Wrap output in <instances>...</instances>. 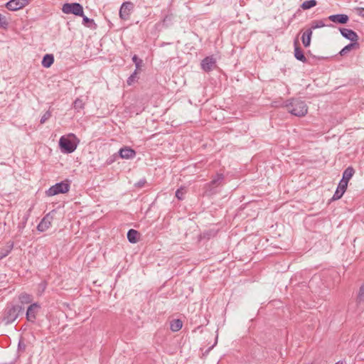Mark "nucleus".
<instances>
[{
    "instance_id": "1",
    "label": "nucleus",
    "mask_w": 364,
    "mask_h": 364,
    "mask_svg": "<svg viewBox=\"0 0 364 364\" xmlns=\"http://www.w3.org/2000/svg\"><path fill=\"white\" fill-rule=\"evenodd\" d=\"M289 112L296 117H304L308 112V107L306 102L299 99H291L286 102Z\"/></svg>"
},
{
    "instance_id": "2",
    "label": "nucleus",
    "mask_w": 364,
    "mask_h": 364,
    "mask_svg": "<svg viewBox=\"0 0 364 364\" xmlns=\"http://www.w3.org/2000/svg\"><path fill=\"white\" fill-rule=\"evenodd\" d=\"M70 137L75 138L73 134L67 136H63L59 140V146L63 153H73L77 148V144L70 139Z\"/></svg>"
},
{
    "instance_id": "3",
    "label": "nucleus",
    "mask_w": 364,
    "mask_h": 364,
    "mask_svg": "<svg viewBox=\"0 0 364 364\" xmlns=\"http://www.w3.org/2000/svg\"><path fill=\"white\" fill-rule=\"evenodd\" d=\"M23 308L18 305H11L7 306L5 309L4 321L6 324L14 322L18 316L19 314L23 311Z\"/></svg>"
},
{
    "instance_id": "4",
    "label": "nucleus",
    "mask_w": 364,
    "mask_h": 364,
    "mask_svg": "<svg viewBox=\"0 0 364 364\" xmlns=\"http://www.w3.org/2000/svg\"><path fill=\"white\" fill-rule=\"evenodd\" d=\"M62 11L65 14L83 16V7L79 3H65L63 5Z\"/></svg>"
},
{
    "instance_id": "5",
    "label": "nucleus",
    "mask_w": 364,
    "mask_h": 364,
    "mask_svg": "<svg viewBox=\"0 0 364 364\" xmlns=\"http://www.w3.org/2000/svg\"><path fill=\"white\" fill-rule=\"evenodd\" d=\"M69 184L64 182L58 183L51 186L47 191L48 196H53L59 193H65L69 191Z\"/></svg>"
},
{
    "instance_id": "6",
    "label": "nucleus",
    "mask_w": 364,
    "mask_h": 364,
    "mask_svg": "<svg viewBox=\"0 0 364 364\" xmlns=\"http://www.w3.org/2000/svg\"><path fill=\"white\" fill-rule=\"evenodd\" d=\"M41 309V306L38 303L31 304L26 311V319L28 321L34 323L36 319V316Z\"/></svg>"
},
{
    "instance_id": "7",
    "label": "nucleus",
    "mask_w": 364,
    "mask_h": 364,
    "mask_svg": "<svg viewBox=\"0 0 364 364\" xmlns=\"http://www.w3.org/2000/svg\"><path fill=\"white\" fill-rule=\"evenodd\" d=\"M30 0H10L6 7L10 11H17L29 4Z\"/></svg>"
},
{
    "instance_id": "8",
    "label": "nucleus",
    "mask_w": 364,
    "mask_h": 364,
    "mask_svg": "<svg viewBox=\"0 0 364 364\" xmlns=\"http://www.w3.org/2000/svg\"><path fill=\"white\" fill-rule=\"evenodd\" d=\"M133 9V4L131 2H124L119 10V17L122 20H127L129 17L130 12Z\"/></svg>"
},
{
    "instance_id": "9",
    "label": "nucleus",
    "mask_w": 364,
    "mask_h": 364,
    "mask_svg": "<svg viewBox=\"0 0 364 364\" xmlns=\"http://www.w3.org/2000/svg\"><path fill=\"white\" fill-rule=\"evenodd\" d=\"M53 220V217L50 214H47L41 220L40 223L37 226V229L40 232H44L47 230L50 226Z\"/></svg>"
},
{
    "instance_id": "10",
    "label": "nucleus",
    "mask_w": 364,
    "mask_h": 364,
    "mask_svg": "<svg viewBox=\"0 0 364 364\" xmlns=\"http://www.w3.org/2000/svg\"><path fill=\"white\" fill-rule=\"evenodd\" d=\"M215 59L212 56L205 58L201 62V68L205 72H210L215 65Z\"/></svg>"
},
{
    "instance_id": "11",
    "label": "nucleus",
    "mask_w": 364,
    "mask_h": 364,
    "mask_svg": "<svg viewBox=\"0 0 364 364\" xmlns=\"http://www.w3.org/2000/svg\"><path fill=\"white\" fill-rule=\"evenodd\" d=\"M340 32L344 38L350 40L351 42H358V36L353 30L343 28H340Z\"/></svg>"
},
{
    "instance_id": "12",
    "label": "nucleus",
    "mask_w": 364,
    "mask_h": 364,
    "mask_svg": "<svg viewBox=\"0 0 364 364\" xmlns=\"http://www.w3.org/2000/svg\"><path fill=\"white\" fill-rule=\"evenodd\" d=\"M119 154L122 159H129L136 156V151L130 147L125 146L119 149Z\"/></svg>"
},
{
    "instance_id": "13",
    "label": "nucleus",
    "mask_w": 364,
    "mask_h": 364,
    "mask_svg": "<svg viewBox=\"0 0 364 364\" xmlns=\"http://www.w3.org/2000/svg\"><path fill=\"white\" fill-rule=\"evenodd\" d=\"M348 184L340 181L336 192L333 194L332 200H336L340 199L346 191Z\"/></svg>"
},
{
    "instance_id": "14",
    "label": "nucleus",
    "mask_w": 364,
    "mask_h": 364,
    "mask_svg": "<svg viewBox=\"0 0 364 364\" xmlns=\"http://www.w3.org/2000/svg\"><path fill=\"white\" fill-rule=\"evenodd\" d=\"M328 19L334 23L344 24L348 22L349 18L346 14H335L328 16Z\"/></svg>"
},
{
    "instance_id": "15",
    "label": "nucleus",
    "mask_w": 364,
    "mask_h": 364,
    "mask_svg": "<svg viewBox=\"0 0 364 364\" xmlns=\"http://www.w3.org/2000/svg\"><path fill=\"white\" fill-rule=\"evenodd\" d=\"M355 173V171L353 167L349 166L348 167L343 173V178L340 181L341 182H343L346 184H348L349 180L352 178Z\"/></svg>"
},
{
    "instance_id": "16",
    "label": "nucleus",
    "mask_w": 364,
    "mask_h": 364,
    "mask_svg": "<svg viewBox=\"0 0 364 364\" xmlns=\"http://www.w3.org/2000/svg\"><path fill=\"white\" fill-rule=\"evenodd\" d=\"M312 36V31L311 29H307L305 31L301 36L302 43L305 47H309L311 43V39Z\"/></svg>"
},
{
    "instance_id": "17",
    "label": "nucleus",
    "mask_w": 364,
    "mask_h": 364,
    "mask_svg": "<svg viewBox=\"0 0 364 364\" xmlns=\"http://www.w3.org/2000/svg\"><path fill=\"white\" fill-rule=\"evenodd\" d=\"M294 57L303 63H306L307 61L302 50L297 46L296 42L294 43Z\"/></svg>"
},
{
    "instance_id": "18",
    "label": "nucleus",
    "mask_w": 364,
    "mask_h": 364,
    "mask_svg": "<svg viewBox=\"0 0 364 364\" xmlns=\"http://www.w3.org/2000/svg\"><path fill=\"white\" fill-rule=\"evenodd\" d=\"M139 233L138 231L131 229L127 232V239L131 243H136L138 242V236Z\"/></svg>"
},
{
    "instance_id": "19",
    "label": "nucleus",
    "mask_w": 364,
    "mask_h": 364,
    "mask_svg": "<svg viewBox=\"0 0 364 364\" xmlns=\"http://www.w3.org/2000/svg\"><path fill=\"white\" fill-rule=\"evenodd\" d=\"M183 326V322L180 319H173L171 321L170 328L173 332H177L181 329Z\"/></svg>"
},
{
    "instance_id": "20",
    "label": "nucleus",
    "mask_w": 364,
    "mask_h": 364,
    "mask_svg": "<svg viewBox=\"0 0 364 364\" xmlns=\"http://www.w3.org/2000/svg\"><path fill=\"white\" fill-rule=\"evenodd\" d=\"M224 179V176L223 174L218 173L216 176L210 182L208 186L210 187H216L222 184V182Z\"/></svg>"
},
{
    "instance_id": "21",
    "label": "nucleus",
    "mask_w": 364,
    "mask_h": 364,
    "mask_svg": "<svg viewBox=\"0 0 364 364\" xmlns=\"http://www.w3.org/2000/svg\"><path fill=\"white\" fill-rule=\"evenodd\" d=\"M53 62H54L53 55L51 54H46L43 58L42 65L44 68H48L51 66V65L53 63Z\"/></svg>"
},
{
    "instance_id": "22",
    "label": "nucleus",
    "mask_w": 364,
    "mask_h": 364,
    "mask_svg": "<svg viewBox=\"0 0 364 364\" xmlns=\"http://www.w3.org/2000/svg\"><path fill=\"white\" fill-rule=\"evenodd\" d=\"M358 42H352L350 43V44L347 45L346 46H345L341 51H340V54L341 55H345L346 53H348V52H350L351 50H353V48H358Z\"/></svg>"
},
{
    "instance_id": "23",
    "label": "nucleus",
    "mask_w": 364,
    "mask_h": 364,
    "mask_svg": "<svg viewBox=\"0 0 364 364\" xmlns=\"http://www.w3.org/2000/svg\"><path fill=\"white\" fill-rule=\"evenodd\" d=\"M85 106V101L81 99V97H77L73 102V108L77 111L79 112L81 109H83Z\"/></svg>"
},
{
    "instance_id": "24",
    "label": "nucleus",
    "mask_w": 364,
    "mask_h": 364,
    "mask_svg": "<svg viewBox=\"0 0 364 364\" xmlns=\"http://www.w3.org/2000/svg\"><path fill=\"white\" fill-rule=\"evenodd\" d=\"M18 299L21 304H28L31 303L32 296L26 293H22L19 295Z\"/></svg>"
},
{
    "instance_id": "25",
    "label": "nucleus",
    "mask_w": 364,
    "mask_h": 364,
    "mask_svg": "<svg viewBox=\"0 0 364 364\" xmlns=\"http://www.w3.org/2000/svg\"><path fill=\"white\" fill-rule=\"evenodd\" d=\"M14 247L13 242L9 244L5 248L0 250V259L6 257L12 250Z\"/></svg>"
},
{
    "instance_id": "26",
    "label": "nucleus",
    "mask_w": 364,
    "mask_h": 364,
    "mask_svg": "<svg viewBox=\"0 0 364 364\" xmlns=\"http://www.w3.org/2000/svg\"><path fill=\"white\" fill-rule=\"evenodd\" d=\"M317 2L316 0H308V1H305L302 3V4L301 5V7L304 9V10H307V9H309L314 6H315L316 5Z\"/></svg>"
},
{
    "instance_id": "27",
    "label": "nucleus",
    "mask_w": 364,
    "mask_h": 364,
    "mask_svg": "<svg viewBox=\"0 0 364 364\" xmlns=\"http://www.w3.org/2000/svg\"><path fill=\"white\" fill-rule=\"evenodd\" d=\"M323 26H325V23H323V21H321V20L314 21H312V23L311 24V28L309 29H311L312 31V30H314L316 28H322Z\"/></svg>"
},
{
    "instance_id": "28",
    "label": "nucleus",
    "mask_w": 364,
    "mask_h": 364,
    "mask_svg": "<svg viewBox=\"0 0 364 364\" xmlns=\"http://www.w3.org/2000/svg\"><path fill=\"white\" fill-rule=\"evenodd\" d=\"M132 61L134 63L136 66V70H140L141 67L143 65V60L138 58L136 55H134L132 57Z\"/></svg>"
},
{
    "instance_id": "29",
    "label": "nucleus",
    "mask_w": 364,
    "mask_h": 364,
    "mask_svg": "<svg viewBox=\"0 0 364 364\" xmlns=\"http://www.w3.org/2000/svg\"><path fill=\"white\" fill-rule=\"evenodd\" d=\"M138 70H135L134 72L128 77L127 83L128 85H132L137 80Z\"/></svg>"
},
{
    "instance_id": "30",
    "label": "nucleus",
    "mask_w": 364,
    "mask_h": 364,
    "mask_svg": "<svg viewBox=\"0 0 364 364\" xmlns=\"http://www.w3.org/2000/svg\"><path fill=\"white\" fill-rule=\"evenodd\" d=\"M357 302L358 304L364 303V284L360 287L357 296Z\"/></svg>"
},
{
    "instance_id": "31",
    "label": "nucleus",
    "mask_w": 364,
    "mask_h": 364,
    "mask_svg": "<svg viewBox=\"0 0 364 364\" xmlns=\"http://www.w3.org/2000/svg\"><path fill=\"white\" fill-rule=\"evenodd\" d=\"M8 25L9 23L6 20V18L0 14V28H6Z\"/></svg>"
},
{
    "instance_id": "32",
    "label": "nucleus",
    "mask_w": 364,
    "mask_h": 364,
    "mask_svg": "<svg viewBox=\"0 0 364 364\" xmlns=\"http://www.w3.org/2000/svg\"><path fill=\"white\" fill-rule=\"evenodd\" d=\"M186 193V190L183 188H178L176 191V197L178 199V200H183V196Z\"/></svg>"
},
{
    "instance_id": "33",
    "label": "nucleus",
    "mask_w": 364,
    "mask_h": 364,
    "mask_svg": "<svg viewBox=\"0 0 364 364\" xmlns=\"http://www.w3.org/2000/svg\"><path fill=\"white\" fill-rule=\"evenodd\" d=\"M82 17V23L85 26H87L88 27H90V24H95L94 20L92 18H89L88 17L83 15Z\"/></svg>"
},
{
    "instance_id": "34",
    "label": "nucleus",
    "mask_w": 364,
    "mask_h": 364,
    "mask_svg": "<svg viewBox=\"0 0 364 364\" xmlns=\"http://www.w3.org/2000/svg\"><path fill=\"white\" fill-rule=\"evenodd\" d=\"M50 117L51 112L50 111L45 112L41 119V124H44Z\"/></svg>"
},
{
    "instance_id": "35",
    "label": "nucleus",
    "mask_w": 364,
    "mask_h": 364,
    "mask_svg": "<svg viewBox=\"0 0 364 364\" xmlns=\"http://www.w3.org/2000/svg\"><path fill=\"white\" fill-rule=\"evenodd\" d=\"M356 11L358 16L364 18V8H357Z\"/></svg>"
},
{
    "instance_id": "36",
    "label": "nucleus",
    "mask_w": 364,
    "mask_h": 364,
    "mask_svg": "<svg viewBox=\"0 0 364 364\" xmlns=\"http://www.w3.org/2000/svg\"><path fill=\"white\" fill-rule=\"evenodd\" d=\"M336 364H343L342 361H338Z\"/></svg>"
}]
</instances>
